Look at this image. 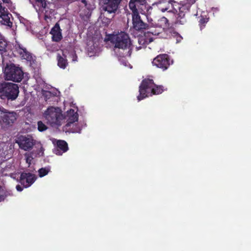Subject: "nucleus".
<instances>
[{
  "label": "nucleus",
  "instance_id": "1",
  "mask_svg": "<svg viewBox=\"0 0 251 251\" xmlns=\"http://www.w3.org/2000/svg\"><path fill=\"white\" fill-rule=\"evenodd\" d=\"M109 40L114 45V51L116 56L121 58L130 56L131 41L127 33L121 31L116 34H111Z\"/></svg>",
  "mask_w": 251,
  "mask_h": 251
},
{
  "label": "nucleus",
  "instance_id": "2",
  "mask_svg": "<svg viewBox=\"0 0 251 251\" xmlns=\"http://www.w3.org/2000/svg\"><path fill=\"white\" fill-rule=\"evenodd\" d=\"M166 89L163 85L155 84L152 79H144L139 86L137 99L140 101L149 96L161 94Z\"/></svg>",
  "mask_w": 251,
  "mask_h": 251
},
{
  "label": "nucleus",
  "instance_id": "3",
  "mask_svg": "<svg viewBox=\"0 0 251 251\" xmlns=\"http://www.w3.org/2000/svg\"><path fill=\"white\" fill-rule=\"evenodd\" d=\"M19 94L18 84L3 82L0 83V98L2 100L13 101L15 100Z\"/></svg>",
  "mask_w": 251,
  "mask_h": 251
},
{
  "label": "nucleus",
  "instance_id": "4",
  "mask_svg": "<svg viewBox=\"0 0 251 251\" xmlns=\"http://www.w3.org/2000/svg\"><path fill=\"white\" fill-rule=\"evenodd\" d=\"M5 79L16 82H20L24 78L22 69L14 63H6L3 69Z\"/></svg>",
  "mask_w": 251,
  "mask_h": 251
},
{
  "label": "nucleus",
  "instance_id": "5",
  "mask_svg": "<svg viewBox=\"0 0 251 251\" xmlns=\"http://www.w3.org/2000/svg\"><path fill=\"white\" fill-rule=\"evenodd\" d=\"M128 7L132 14H140L147 17L151 15L152 7L147 2V0H130Z\"/></svg>",
  "mask_w": 251,
  "mask_h": 251
},
{
  "label": "nucleus",
  "instance_id": "6",
  "mask_svg": "<svg viewBox=\"0 0 251 251\" xmlns=\"http://www.w3.org/2000/svg\"><path fill=\"white\" fill-rule=\"evenodd\" d=\"M44 115L47 123L51 126L61 125L63 116L61 110L59 108L50 106L45 111Z\"/></svg>",
  "mask_w": 251,
  "mask_h": 251
},
{
  "label": "nucleus",
  "instance_id": "7",
  "mask_svg": "<svg viewBox=\"0 0 251 251\" xmlns=\"http://www.w3.org/2000/svg\"><path fill=\"white\" fill-rule=\"evenodd\" d=\"M17 114L0 106V124L2 126H10L16 122Z\"/></svg>",
  "mask_w": 251,
  "mask_h": 251
},
{
  "label": "nucleus",
  "instance_id": "8",
  "mask_svg": "<svg viewBox=\"0 0 251 251\" xmlns=\"http://www.w3.org/2000/svg\"><path fill=\"white\" fill-rule=\"evenodd\" d=\"M174 10L173 13L175 14L176 17V24L184 25L187 23V19L186 14L189 12V5H182L177 2L175 4Z\"/></svg>",
  "mask_w": 251,
  "mask_h": 251
},
{
  "label": "nucleus",
  "instance_id": "9",
  "mask_svg": "<svg viewBox=\"0 0 251 251\" xmlns=\"http://www.w3.org/2000/svg\"><path fill=\"white\" fill-rule=\"evenodd\" d=\"M78 13L81 20L87 22L91 16L94 9L93 5L90 1L86 0H80L78 3Z\"/></svg>",
  "mask_w": 251,
  "mask_h": 251
},
{
  "label": "nucleus",
  "instance_id": "10",
  "mask_svg": "<svg viewBox=\"0 0 251 251\" xmlns=\"http://www.w3.org/2000/svg\"><path fill=\"white\" fill-rule=\"evenodd\" d=\"M13 52L15 56H19L22 59H25L30 63L33 62L32 54L27 50L25 47L19 43L16 42L14 45Z\"/></svg>",
  "mask_w": 251,
  "mask_h": 251
},
{
  "label": "nucleus",
  "instance_id": "11",
  "mask_svg": "<svg viewBox=\"0 0 251 251\" xmlns=\"http://www.w3.org/2000/svg\"><path fill=\"white\" fill-rule=\"evenodd\" d=\"M122 0H105L102 6V9L108 14H112L114 18L119 13L120 5Z\"/></svg>",
  "mask_w": 251,
  "mask_h": 251
},
{
  "label": "nucleus",
  "instance_id": "12",
  "mask_svg": "<svg viewBox=\"0 0 251 251\" xmlns=\"http://www.w3.org/2000/svg\"><path fill=\"white\" fill-rule=\"evenodd\" d=\"M152 63L153 65L165 71L168 68L170 65V58L167 54H159L154 58Z\"/></svg>",
  "mask_w": 251,
  "mask_h": 251
},
{
  "label": "nucleus",
  "instance_id": "13",
  "mask_svg": "<svg viewBox=\"0 0 251 251\" xmlns=\"http://www.w3.org/2000/svg\"><path fill=\"white\" fill-rule=\"evenodd\" d=\"M16 143L19 145L21 149L25 151L31 149L34 144L33 139L28 135L27 136L23 135L19 136L16 141Z\"/></svg>",
  "mask_w": 251,
  "mask_h": 251
},
{
  "label": "nucleus",
  "instance_id": "14",
  "mask_svg": "<svg viewBox=\"0 0 251 251\" xmlns=\"http://www.w3.org/2000/svg\"><path fill=\"white\" fill-rule=\"evenodd\" d=\"M150 33H151L152 35H157L159 33L156 30L153 31L152 30H151L150 31H148L147 33H145L143 35L138 36L137 39L138 46L136 45V48L137 50H139L142 48L145 47L147 45L152 41V39L151 38L147 37V34L148 35Z\"/></svg>",
  "mask_w": 251,
  "mask_h": 251
},
{
  "label": "nucleus",
  "instance_id": "15",
  "mask_svg": "<svg viewBox=\"0 0 251 251\" xmlns=\"http://www.w3.org/2000/svg\"><path fill=\"white\" fill-rule=\"evenodd\" d=\"M36 178L35 175L33 174L23 172L20 175L19 182L24 187L27 188L35 182Z\"/></svg>",
  "mask_w": 251,
  "mask_h": 251
},
{
  "label": "nucleus",
  "instance_id": "16",
  "mask_svg": "<svg viewBox=\"0 0 251 251\" xmlns=\"http://www.w3.org/2000/svg\"><path fill=\"white\" fill-rule=\"evenodd\" d=\"M68 119L67 123L66 125L67 127H70L73 125V128L72 131L73 132H78L80 133L81 128L78 126L76 124L74 125V123L77 122L78 120V114L75 112L74 110L71 109L69 112Z\"/></svg>",
  "mask_w": 251,
  "mask_h": 251
},
{
  "label": "nucleus",
  "instance_id": "17",
  "mask_svg": "<svg viewBox=\"0 0 251 251\" xmlns=\"http://www.w3.org/2000/svg\"><path fill=\"white\" fill-rule=\"evenodd\" d=\"M177 3L174 0H159L157 3V5L162 12L168 11L173 12L174 10L175 4Z\"/></svg>",
  "mask_w": 251,
  "mask_h": 251
},
{
  "label": "nucleus",
  "instance_id": "18",
  "mask_svg": "<svg viewBox=\"0 0 251 251\" xmlns=\"http://www.w3.org/2000/svg\"><path fill=\"white\" fill-rule=\"evenodd\" d=\"M133 28L137 31H142L148 27V25L141 19L139 14H132Z\"/></svg>",
  "mask_w": 251,
  "mask_h": 251
},
{
  "label": "nucleus",
  "instance_id": "19",
  "mask_svg": "<svg viewBox=\"0 0 251 251\" xmlns=\"http://www.w3.org/2000/svg\"><path fill=\"white\" fill-rule=\"evenodd\" d=\"M50 33L51 35V40L53 42H59L63 38L62 30L58 23H56L51 28Z\"/></svg>",
  "mask_w": 251,
  "mask_h": 251
},
{
  "label": "nucleus",
  "instance_id": "20",
  "mask_svg": "<svg viewBox=\"0 0 251 251\" xmlns=\"http://www.w3.org/2000/svg\"><path fill=\"white\" fill-rule=\"evenodd\" d=\"M68 150V146L67 143L64 140H58L56 143V148L53 150V152L56 155H61Z\"/></svg>",
  "mask_w": 251,
  "mask_h": 251
},
{
  "label": "nucleus",
  "instance_id": "21",
  "mask_svg": "<svg viewBox=\"0 0 251 251\" xmlns=\"http://www.w3.org/2000/svg\"><path fill=\"white\" fill-rule=\"evenodd\" d=\"M51 6H52V4L48 1L44 2L41 5L42 11L45 13V19L50 17V14L53 12V10L51 8Z\"/></svg>",
  "mask_w": 251,
  "mask_h": 251
},
{
  "label": "nucleus",
  "instance_id": "22",
  "mask_svg": "<svg viewBox=\"0 0 251 251\" xmlns=\"http://www.w3.org/2000/svg\"><path fill=\"white\" fill-rule=\"evenodd\" d=\"M57 65L61 69H64L68 64L66 56L62 53V55L58 53L57 55Z\"/></svg>",
  "mask_w": 251,
  "mask_h": 251
},
{
  "label": "nucleus",
  "instance_id": "23",
  "mask_svg": "<svg viewBox=\"0 0 251 251\" xmlns=\"http://www.w3.org/2000/svg\"><path fill=\"white\" fill-rule=\"evenodd\" d=\"M10 16H11V14L9 12L0 14V23L3 25L11 26L12 23L10 22Z\"/></svg>",
  "mask_w": 251,
  "mask_h": 251
},
{
  "label": "nucleus",
  "instance_id": "24",
  "mask_svg": "<svg viewBox=\"0 0 251 251\" xmlns=\"http://www.w3.org/2000/svg\"><path fill=\"white\" fill-rule=\"evenodd\" d=\"M13 193L11 190H6L0 185V202L4 201L6 198L13 196Z\"/></svg>",
  "mask_w": 251,
  "mask_h": 251
},
{
  "label": "nucleus",
  "instance_id": "25",
  "mask_svg": "<svg viewBox=\"0 0 251 251\" xmlns=\"http://www.w3.org/2000/svg\"><path fill=\"white\" fill-rule=\"evenodd\" d=\"M50 171V168L49 167L41 168L38 170L39 176L40 177H44L46 176Z\"/></svg>",
  "mask_w": 251,
  "mask_h": 251
},
{
  "label": "nucleus",
  "instance_id": "26",
  "mask_svg": "<svg viewBox=\"0 0 251 251\" xmlns=\"http://www.w3.org/2000/svg\"><path fill=\"white\" fill-rule=\"evenodd\" d=\"M208 19L205 18L203 17H201L199 21V25L201 28V30L203 29L205 26V24L208 22Z\"/></svg>",
  "mask_w": 251,
  "mask_h": 251
},
{
  "label": "nucleus",
  "instance_id": "27",
  "mask_svg": "<svg viewBox=\"0 0 251 251\" xmlns=\"http://www.w3.org/2000/svg\"><path fill=\"white\" fill-rule=\"evenodd\" d=\"M38 129L39 131L42 132L46 130L48 127L42 121H38L37 123Z\"/></svg>",
  "mask_w": 251,
  "mask_h": 251
},
{
  "label": "nucleus",
  "instance_id": "28",
  "mask_svg": "<svg viewBox=\"0 0 251 251\" xmlns=\"http://www.w3.org/2000/svg\"><path fill=\"white\" fill-rule=\"evenodd\" d=\"M8 12L7 9L4 6H2L1 3H0V14H4Z\"/></svg>",
  "mask_w": 251,
  "mask_h": 251
},
{
  "label": "nucleus",
  "instance_id": "29",
  "mask_svg": "<svg viewBox=\"0 0 251 251\" xmlns=\"http://www.w3.org/2000/svg\"><path fill=\"white\" fill-rule=\"evenodd\" d=\"M196 0H187V2L182 5H189V10H190L191 5L194 4Z\"/></svg>",
  "mask_w": 251,
  "mask_h": 251
},
{
  "label": "nucleus",
  "instance_id": "30",
  "mask_svg": "<svg viewBox=\"0 0 251 251\" xmlns=\"http://www.w3.org/2000/svg\"><path fill=\"white\" fill-rule=\"evenodd\" d=\"M112 18V17L111 18H103L102 21L105 24V25H108L111 23Z\"/></svg>",
  "mask_w": 251,
  "mask_h": 251
},
{
  "label": "nucleus",
  "instance_id": "31",
  "mask_svg": "<svg viewBox=\"0 0 251 251\" xmlns=\"http://www.w3.org/2000/svg\"><path fill=\"white\" fill-rule=\"evenodd\" d=\"M16 188L17 190L19 192H21L23 190V187L20 185H17L16 187Z\"/></svg>",
  "mask_w": 251,
  "mask_h": 251
},
{
  "label": "nucleus",
  "instance_id": "32",
  "mask_svg": "<svg viewBox=\"0 0 251 251\" xmlns=\"http://www.w3.org/2000/svg\"><path fill=\"white\" fill-rule=\"evenodd\" d=\"M46 0H36V1L39 3H40V5L42 4L44 2H46Z\"/></svg>",
  "mask_w": 251,
  "mask_h": 251
},
{
  "label": "nucleus",
  "instance_id": "33",
  "mask_svg": "<svg viewBox=\"0 0 251 251\" xmlns=\"http://www.w3.org/2000/svg\"><path fill=\"white\" fill-rule=\"evenodd\" d=\"M4 2L8 3L9 0H2Z\"/></svg>",
  "mask_w": 251,
  "mask_h": 251
},
{
  "label": "nucleus",
  "instance_id": "34",
  "mask_svg": "<svg viewBox=\"0 0 251 251\" xmlns=\"http://www.w3.org/2000/svg\"><path fill=\"white\" fill-rule=\"evenodd\" d=\"M47 93L49 94L50 96L51 95V93L50 92H48Z\"/></svg>",
  "mask_w": 251,
  "mask_h": 251
},
{
  "label": "nucleus",
  "instance_id": "35",
  "mask_svg": "<svg viewBox=\"0 0 251 251\" xmlns=\"http://www.w3.org/2000/svg\"><path fill=\"white\" fill-rule=\"evenodd\" d=\"M43 150V147H41V150L42 151V150Z\"/></svg>",
  "mask_w": 251,
  "mask_h": 251
}]
</instances>
